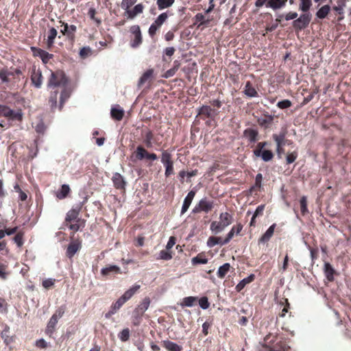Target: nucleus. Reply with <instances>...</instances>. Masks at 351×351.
I'll list each match as a JSON object with an SVG mask.
<instances>
[{"label": "nucleus", "mask_w": 351, "mask_h": 351, "mask_svg": "<svg viewBox=\"0 0 351 351\" xmlns=\"http://www.w3.org/2000/svg\"><path fill=\"white\" fill-rule=\"evenodd\" d=\"M69 80L66 75L62 72L53 73L51 72L48 81L47 86L49 88H56L66 86Z\"/></svg>", "instance_id": "obj_1"}, {"label": "nucleus", "mask_w": 351, "mask_h": 351, "mask_svg": "<svg viewBox=\"0 0 351 351\" xmlns=\"http://www.w3.org/2000/svg\"><path fill=\"white\" fill-rule=\"evenodd\" d=\"M130 32L133 35V38L130 40V47L132 48L138 47L143 41L142 34L140 26L134 25L130 27Z\"/></svg>", "instance_id": "obj_2"}, {"label": "nucleus", "mask_w": 351, "mask_h": 351, "mask_svg": "<svg viewBox=\"0 0 351 351\" xmlns=\"http://www.w3.org/2000/svg\"><path fill=\"white\" fill-rule=\"evenodd\" d=\"M63 314H64V311H62L61 309H59V310H57L56 311V313L50 318V319L47 324L46 330H45V333L49 337H52V335L55 331V328H56V324L58 323V319H60L63 315Z\"/></svg>", "instance_id": "obj_3"}, {"label": "nucleus", "mask_w": 351, "mask_h": 351, "mask_svg": "<svg viewBox=\"0 0 351 351\" xmlns=\"http://www.w3.org/2000/svg\"><path fill=\"white\" fill-rule=\"evenodd\" d=\"M311 14L309 12L304 13L293 21V26L295 29L302 30L306 28L311 22Z\"/></svg>", "instance_id": "obj_4"}, {"label": "nucleus", "mask_w": 351, "mask_h": 351, "mask_svg": "<svg viewBox=\"0 0 351 351\" xmlns=\"http://www.w3.org/2000/svg\"><path fill=\"white\" fill-rule=\"evenodd\" d=\"M140 288V285H135L128 291H126L111 307H121L124 303L128 301L135 293V292Z\"/></svg>", "instance_id": "obj_5"}, {"label": "nucleus", "mask_w": 351, "mask_h": 351, "mask_svg": "<svg viewBox=\"0 0 351 351\" xmlns=\"http://www.w3.org/2000/svg\"><path fill=\"white\" fill-rule=\"evenodd\" d=\"M136 157L138 160H142L143 159L156 160L158 156L156 154L149 153L143 147L139 145L136 149Z\"/></svg>", "instance_id": "obj_6"}, {"label": "nucleus", "mask_w": 351, "mask_h": 351, "mask_svg": "<svg viewBox=\"0 0 351 351\" xmlns=\"http://www.w3.org/2000/svg\"><path fill=\"white\" fill-rule=\"evenodd\" d=\"M145 316L143 308H134L131 313L130 320L133 326L141 325Z\"/></svg>", "instance_id": "obj_7"}, {"label": "nucleus", "mask_w": 351, "mask_h": 351, "mask_svg": "<svg viewBox=\"0 0 351 351\" xmlns=\"http://www.w3.org/2000/svg\"><path fill=\"white\" fill-rule=\"evenodd\" d=\"M219 111L217 109L212 108L210 106L203 105L198 109L199 115H204L207 118H215Z\"/></svg>", "instance_id": "obj_8"}, {"label": "nucleus", "mask_w": 351, "mask_h": 351, "mask_svg": "<svg viewBox=\"0 0 351 351\" xmlns=\"http://www.w3.org/2000/svg\"><path fill=\"white\" fill-rule=\"evenodd\" d=\"M32 84L37 88H40L43 84L42 72L39 69L33 68L31 74Z\"/></svg>", "instance_id": "obj_9"}, {"label": "nucleus", "mask_w": 351, "mask_h": 351, "mask_svg": "<svg viewBox=\"0 0 351 351\" xmlns=\"http://www.w3.org/2000/svg\"><path fill=\"white\" fill-rule=\"evenodd\" d=\"M31 49L34 56L39 57L45 64L47 63L49 60L53 58L52 54L40 48L32 47H31Z\"/></svg>", "instance_id": "obj_10"}, {"label": "nucleus", "mask_w": 351, "mask_h": 351, "mask_svg": "<svg viewBox=\"0 0 351 351\" xmlns=\"http://www.w3.org/2000/svg\"><path fill=\"white\" fill-rule=\"evenodd\" d=\"M287 132L286 130H282L279 134H273L272 137L276 143V151L277 153H280V149L282 147L285 145L287 141H285Z\"/></svg>", "instance_id": "obj_11"}, {"label": "nucleus", "mask_w": 351, "mask_h": 351, "mask_svg": "<svg viewBox=\"0 0 351 351\" xmlns=\"http://www.w3.org/2000/svg\"><path fill=\"white\" fill-rule=\"evenodd\" d=\"M230 237V234L228 237H226L224 239L219 237H210L207 240V246L208 247H213L217 245H219L221 246L224 245L229 243Z\"/></svg>", "instance_id": "obj_12"}, {"label": "nucleus", "mask_w": 351, "mask_h": 351, "mask_svg": "<svg viewBox=\"0 0 351 351\" xmlns=\"http://www.w3.org/2000/svg\"><path fill=\"white\" fill-rule=\"evenodd\" d=\"M112 181L113 182L114 186L117 189H125L126 186V181L124 177L121 175L119 173H114L112 177Z\"/></svg>", "instance_id": "obj_13"}, {"label": "nucleus", "mask_w": 351, "mask_h": 351, "mask_svg": "<svg viewBox=\"0 0 351 351\" xmlns=\"http://www.w3.org/2000/svg\"><path fill=\"white\" fill-rule=\"evenodd\" d=\"M323 271L325 278L328 282L334 281L335 275L337 274V271L329 263H324Z\"/></svg>", "instance_id": "obj_14"}, {"label": "nucleus", "mask_w": 351, "mask_h": 351, "mask_svg": "<svg viewBox=\"0 0 351 351\" xmlns=\"http://www.w3.org/2000/svg\"><path fill=\"white\" fill-rule=\"evenodd\" d=\"M81 246L82 245L80 241L77 240L71 241L66 248V256L69 258H71L81 248Z\"/></svg>", "instance_id": "obj_15"}, {"label": "nucleus", "mask_w": 351, "mask_h": 351, "mask_svg": "<svg viewBox=\"0 0 351 351\" xmlns=\"http://www.w3.org/2000/svg\"><path fill=\"white\" fill-rule=\"evenodd\" d=\"M253 154L256 157H260L263 161L269 162L274 158V154L271 150L254 149Z\"/></svg>", "instance_id": "obj_16"}, {"label": "nucleus", "mask_w": 351, "mask_h": 351, "mask_svg": "<svg viewBox=\"0 0 351 351\" xmlns=\"http://www.w3.org/2000/svg\"><path fill=\"white\" fill-rule=\"evenodd\" d=\"M258 132L257 130L248 128L243 131V137L251 143H254L258 140Z\"/></svg>", "instance_id": "obj_17"}, {"label": "nucleus", "mask_w": 351, "mask_h": 351, "mask_svg": "<svg viewBox=\"0 0 351 351\" xmlns=\"http://www.w3.org/2000/svg\"><path fill=\"white\" fill-rule=\"evenodd\" d=\"M60 23H62V26L64 27L62 29H61V32L64 36H66L70 39H73L74 34L76 32L77 27L74 25H68L66 23L60 21Z\"/></svg>", "instance_id": "obj_18"}, {"label": "nucleus", "mask_w": 351, "mask_h": 351, "mask_svg": "<svg viewBox=\"0 0 351 351\" xmlns=\"http://www.w3.org/2000/svg\"><path fill=\"white\" fill-rule=\"evenodd\" d=\"M14 76V73L8 71L7 69H0V80L1 84H5L8 87L11 83V77Z\"/></svg>", "instance_id": "obj_19"}, {"label": "nucleus", "mask_w": 351, "mask_h": 351, "mask_svg": "<svg viewBox=\"0 0 351 351\" xmlns=\"http://www.w3.org/2000/svg\"><path fill=\"white\" fill-rule=\"evenodd\" d=\"M144 9V6L142 3H138L134 5L133 9L129 10L127 12H125V16H127L129 19H134L137 15L143 13Z\"/></svg>", "instance_id": "obj_20"}, {"label": "nucleus", "mask_w": 351, "mask_h": 351, "mask_svg": "<svg viewBox=\"0 0 351 351\" xmlns=\"http://www.w3.org/2000/svg\"><path fill=\"white\" fill-rule=\"evenodd\" d=\"M121 268L115 265H110L101 269V274L103 276H108L113 274H120Z\"/></svg>", "instance_id": "obj_21"}, {"label": "nucleus", "mask_w": 351, "mask_h": 351, "mask_svg": "<svg viewBox=\"0 0 351 351\" xmlns=\"http://www.w3.org/2000/svg\"><path fill=\"white\" fill-rule=\"evenodd\" d=\"M195 195V192L194 191H191L188 193L187 195L185 197L182 209H181V215L185 213L189 209L194 197Z\"/></svg>", "instance_id": "obj_22"}, {"label": "nucleus", "mask_w": 351, "mask_h": 351, "mask_svg": "<svg viewBox=\"0 0 351 351\" xmlns=\"http://www.w3.org/2000/svg\"><path fill=\"white\" fill-rule=\"evenodd\" d=\"M63 88L62 90L60 93V105L59 108L61 110L63 107V105L64 102L70 97L71 91V90L66 86H62Z\"/></svg>", "instance_id": "obj_23"}, {"label": "nucleus", "mask_w": 351, "mask_h": 351, "mask_svg": "<svg viewBox=\"0 0 351 351\" xmlns=\"http://www.w3.org/2000/svg\"><path fill=\"white\" fill-rule=\"evenodd\" d=\"M287 1V0H269L266 3V7L276 10L284 7Z\"/></svg>", "instance_id": "obj_24"}, {"label": "nucleus", "mask_w": 351, "mask_h": 351, "mask_svg": "<svg viewBox=\"0 0 351 351\" xmlns=\"http://www.w3.org/2000/svg\"><path fill=\"white\" fill-rule=\"evenodd\" d=\"M162 346L168 351H181L182 347L177 343L169 341L164 340L162 341Z\"/></svg>", "instance_id": "obj_25"}, {"label": "nucleus", "mask_w": 351, "mask_h": 351, "mask_svg": "<svg viewBox=\"0 0 351 351\" xmlns=\"http://www.w3.org/2000/svg\"><path fill=\"white\" fill-rule=\"evenodd\" d=\"M154 75V70L152 69L147 70L140 77L138 82V86L141 87L143 86L145 82L150 80Z\"/></svg>", "instance_id": "obj_26"}, {"label": "nucleus", "mask_w": 351, "mask_h": 351, "mask_svg": "<svg viewBox=\"0 0 351 351\" xmlns=\"http://www.w3.org/2000/svg\"><path fill=\"white\" fill-rule=\"evenodd\" d=\"M276 228V224L274 223L271 226H269V228L266 230V232L263 234V235L259 239V243H265L267 242L271 237H272L274 229Z\"/></svg>", "instance_id": "obj_27"}, {"label": "nucleus", "mask_w": 351, "mask_h": 351, "mask_svg": "<svg viewBox=\"0 0 351 351\" xmlns=\"http://www.w3.org/2000/svg\"><path fill=\"white\" fill-rule=\"evenodd\" d=\"M202 211L208 213L214 206L213 201L208 199L206 197L202 198L199 202Z\"/></svg>", "instance_id": "obj_28"}, {"label": "nucleus", "mask_w": 351, "mask_h": 351, "mask_svg": "<svg viewBox=\"0 0 351 351\" xmlns=\"http://www.w3.org/2000/svg\"><path fill=\"white\" fill-rule=\"evenodd\" d=\"M219 221L226 228L232 223V216L227 212L221 213L219 215Z\"/></svg>", "instance_id": "obj_29"}, {"label": "nucleus", "mask_w": 351, "mask_h": 351, "mask_svg": "<svg viewBox=\"0 0 351 351\" xmlns=\"http://www.w3.org/2000/svg\"><path fill=\"white\" fill-rule=\"evenodd\" d=\"M244 93L249 97H256L258 93L256 89L252 86L250 82H247L245 86Z\"/></svg>", "instance_id": "obj_30"}, {"label": "nucleus", "mask_w": 351, "mask_h": 351, "mask_svg": "<svg viewBox=\"0 0 351 351\" xmlns=\"http://www.w3.org/2000/svg\"><path fill=\"white\" fill-rule=\"evenodd\" d=\"M330 10V6L329 5H324L321 7L316 12L317 18L319 19H324L326 17Z\"/></svg>", "instance_id": "obj_31"}, {"label": "nucleus", "mask_w": 351, "mask_h": 351, "mask_svg": "<svg viewBox=\"0 0 351 351\" xmlns=\"http://www.w3.org/2000/svg\"><path fill=\"white\" fill-rule=\"evenodd\" d=\"M70 192V187L68 184H64L62 185L60 189L57 191L56 197L59 199H64Z\"/></svg>", "instance_id": "obj_32"}, {"label": "nucleus", "mask_w": 351, "mask_h": 351, "mask_svg": "<svg viewBox=\"0 0 351 351\" xmlns=\"http://www.w3.org/2000/svg\"><path fill=\"white\" fill-rule=\"evenodd\" d=\"M110 114L112 117L117 121L122 119L124 111L122 108H118L117 107H112L111 108Z\"/></svg>", "instance_id": "obj_33"}, {"label": "nucleus", "mask_w": 351, "mask_h": 351, "mask_svg": "<svg viewBox=\"0 0 351 351\" xmlns=\"http://www.w3.org/2000/svg\"><path fill=\"white\" fill-rule=\"evenodd\" d=\"M210 229L213 233L217 234L221 232L225 229V227L222 226L220 221H215L211 223Z\"/></svg>", "instance_id": "obj_34"}, {"label": "nucleus", "mask_w": 351, "mask_h": 351, "mask_svg": "<svg viewBox=\"0 0 351 351\" xmlns=\"http://www.w3.org/2000/svg\"><path fill=\"white\" fill-rule=\"evenodd\" d=\"M58 32L56 28L51 27L48 32L47 36V45L48 47H51L54 43V40L56 37L57 36Z\"/></svg>", "instance_id": "obj_35"}, {"label": "nucleus", "mask_w": 351, "mask_h": 351, "mask_svg": "<svg viewBox=\"0 0 351 351\" xmlns=\"http://www.w3.org/2000/svg\"><path fill=\"white\" fill-rule=\"evenodd\" d=\"M196 297L189 296L183 298L182 301L178 304L181 307H192L194 302L197 300Z\"/></svg>", "instance_id": "obj_36"}, {"label": "nucleus", "mask_w": 351, "mask_h": 351, "mask_svg": "<svg viewBox=\"0 0 351 351\" xmlns=\"http://www.w3.org/2000/svg\"><path fill=\"white\" fill-rule=\"evenodd\" d=\"M9 327L6 326L1 332V338L3 339L4 343L8 346L14 341V338L9 335Z\"/></svg>", "instance_id": "obj_37"}, {"label": "nucleus", "mask_w": 351, "mask_h": 351, "mask_svg": "<svg viewBox=\"0 0 351 351\" xmlns=\"http://www.w3.org/2000/svg\"><path fill=\"white\" fill-rule=\"evenodd\" d=\"M230 265L228 263H224L223 265L220 266L217 270V276L220 278H223L225 277L228 271L230 270Z\"/></svg>", "instance_id": "obj_38"}, {"label": "nucleus", "mask_w": 351, "mask_h": 351, "mask_svg": "<svg viewBox=\"0 0 351 351\" xmlns=\"http://www.w3.org/2000/svg\"><path fill=\"white\" fill-rule=\"evenodd\" d=\"M254 279V275L250 274L247 278H245L242 280H241L239 282V283L237 285L236 289L239 291H241V289H243L245 287V286L247 284L251 282Z\"/></svg>", "instance_id": "obj_39"}, {"label": "nucleus", "mask_w": 351, "mask_h": 351, "mask_svg": "<svg viewBox=\"0 0 351 351\" xmlns=\"http://www.w3.org/2000/svg\"><path fill=\"white\" fill-rule=\"evenodd\" d=\"M175 0H156V4L160 10L171 7Z\"/></svg>", "instance_id": "obj_40"}, {"label": "nucleus", "mask_w": 351, "mask_h": 351, "mask_svg": "<svg viewBox=\"0 0 351 351\" xmlns=\"http://www.w3.org/2000/svg\"><path fill=\"white\" fill-rule=\"evenodd\" d=\"M311 5V0H300V10L304 13H307Z\"/></svg>", "instance_id": "obj_41"}, {"label": "nucleus", "mask_w": 351, "mask_h": 351, "mask_svg": "<svg viewBox=\"0 0 351 351\" xmlns=\"http://www.w3.org/2000/svg\"><path fill=\"white\" fill-rule=\"evenodd\" d=\"M58 93L56 90L52 92L49 97V102L50 104L51 110H54V109L57 107Z\"/></svg>", "instance_id": "obj_42"}, {"label": "nucleus", "mask_w": 351, "mask_h": 351, "mask_svg": "<svg viewBox=\"0 0 351 351\" xmlns=\"http://www.w3.org/2000/svg\"><path fill=\"white\" fill-rule=\"evenodd\" d=\"M243 226L241 223L237 224L236 226H233L226 235V237H228L230 234L229 241L232 239L234 234H239Z\"/></svg>", "instance_id": "obj_43"}, {"label": "nucleus", "mask_w": 351, "mask_h": 351, "mask_svg": "<svg viewBox=\"0 0 351 351\" xmlns=\"http://www.w3.org/2000/svg\"><path fill=\"white\" fill-rule=\"evenodd\" d=\"M118 337L119 339L125 342L129 340L130 339V330L128 328L123 329L119 334Z\"/></svg>", "instance_id": "obj_44"}, {"label": "nucleus", "mask_w": 351, "mask_h": 351, "mask_svg": "<svg viewBox=\"0 0 351 351\" xmlns=\"http://www.w3.org/2000/svg\"><path fill=\"white\" fill-rule=\"evenodd\" d=\"M23 112L21 110H18L17 111H14L12 110V113L10 114V116L8 117V119H10L12 121H22L23 119Z\"/></svg>", "instance_id": "obj_45"}, {"label": "nucleus", "mask_w": 351, "mask_h": 351, "mask_svg": "<svg viewBox=\"0 0 351 351\" xmlns=\"http://www.w3.org/2000/svg\"><path fill=\"white\" fill-rule=\"evenodd\" d=\"M12 113V110L8 106L5 105L0 106V117H5L8 118L9 116Z\"/></svg>", "instance_id": "obj_46"}, {"label": "nucleus", "mask_w": 351, "mask_h": 351, "mask_svg": "<svg viewBox=\"0 0 351 351\" xmlns=\"http://www.w3.org/2000/svg\"><path fill=\"white\" fill-rule=\"evenodd\" d=\"M300 204L301 206V213L303 215H305L308 213V210L307 208V198L306 196H302L300 198Z\"/></svg>", "instance_id": "obj_47"}, {"label": "nucleus", "mask_w": 351, "mask_h": 351, "mask_svg": "<svg viewBox=\"0 0 351 351\" xmlns=\"http://www.w3.org/2000/svg\"><path fill=\"white\" fill-rule=\"evenodd\" d=\"M153 134L151 131H148L145 134V139L143 141V143H145V146L148 148H150L152 147V141H153Z\"/></svg>", "instance_id": "obj_48"}, {"label": "nucleus", "mask_w": 351, "mask_h": 351, "mask_svg": "<svg viewBox=\"0 0 351 351\" xmlns=\"http://www.w3.org/2000/svg\"><path fill=\"white\" fill-rule=\"evenodd\" d=\"M137 0H122L121 7L125 12L130 10V7L136 3Z\"/></svg>", "instance_id": "obj_49"}, {"label": "nucleus", "mask_w": 351, "mask_h": 351, "mask_svg": "<svg viewBox=\"0 0 351 351\" xmlns=\"http://www.w3.org/2000/svg\"><path fill=\"white\" fill-rule=\"evenodd\" d=\"M262 180H263V175L261 173L256 174V178H255V184L250 188V191H252L256 188L261 189L262 187Z\"/></svg>", "instance_id": "obj_50"}, {"label": "nucleus", "mask_w": 351, "mask_h": 351, "mask_svg": "<svg viewBox=\"0 0 351 351\" xmlns=\"http://www.w3.org/2000/svg\"><path fill=\"white\" fill-rule=\"evenodd\" d=\"M171 154L167 151H163L161 156V162L165 165L167 164L172 163L173 162L171 160Z\"/></svg>", "instance_id": "obj_51"}, {"label": "nucleus", "mask_w": 351, "mask_h": 351, "mask_svg": "<svg viewBox=\"0 0 351 351\" xmlns=\"http://www.w3.org/2000/svg\"><path fill=\"white\" fill-rule=\"evenodd\" d=\"M35 130L38 134H44L46 130V126L43 121L40 119L39 122L35 126Z\"/></svg>", "instance_id": "obj_52"}, {"label": "nucleus", "mask_w": 351, "mask_h": 351, "mask_svg": "<svg viewBox=\"0 0 351 351\" xmlns=\"http://www.w3.org/2000/svg\"><path fill=\"white\" fill-rule=\"evenodd\" d=\"M172 258L171 252L167 250H161L158 254L157 259H161L165 261H169Z\"/></svg>", "instance_id": "obj_53"}, {"label": "nucleus", "mask_w": 351, "mask_h": 351, "mask_svg": "<svg viewBox=\"0 0 351 351\" xmlns=\"http://www.w3.org/2000/svg\"><path fill=\"white\" fill-rule=\"evenodd\" d=\"M191 263L193 265L206 264L208 263V259L197 255L192 258Z\"/></svg>", "instance_id": "obj_54"}, {"label": "nucleus", "mask_w": 351, "mask_h": 351, "mask_svg": "<svg viewBox=\"0 0 351 351\" xmlns=\"http://www.w3.org/2000/svg\"><path fill=\"white\" fill-rule=\"evenodd\" d=\"M286 348V344L284 342L280 341L274 345L269 350V351H285Z\"/></svg>", "instance_id": "obj_55"}, {"label": "nucleus", "mask_w": 351, "mask_h": 351, "mask_svg": "<svg viewBox=\"0 0 351 351\" xmlns=\"http://www.w3.org/2000/svg\"><path fill=\"white\" fill-rule=\"evenodd\" d=\"M91 53H92L91 48L88 46H86V47H82L80 49L79 54L81 56V58H86V57L90 56L91 54Z\"/></svg>", "instance_id": "obj_56"}, {"label": "nucleus", "mask_w": 351, "mask_h": 351, "mask_svg": "<svg viewBox=\"0 0 351 351\" xmlns=\"http://www.w3.org/2000/svg\"><path fill=\"white\" fill-rule=\"evenodd\" d=\"M78 212L75 210H71L66 213L65 220L66 221H71L77 217Z\"/></svg>", "instance_id": "obj_57"}, {"label": "nucleus", "mask_w": 351, "mask_h": 351, "mask_svg": "<svg viewBox=\"0 0 351 351\" xmlns=\"http://www.w3.org/2000/svg\"><path fill=\"white\" fill-rule=\"evenodd\" d=\"M195 20L196 22H199L198 26H200L201 25H206L208 23V20H205V16L202 13H197L195 16Z\"/></svg>", "instance_id": "obj_58"}, {"label": "nucleus", "mask_w": 351, "mask_h": 351, "mask_svg": "<svg viewBox=\"0 0 351 351\" xmlns=\"http://www.w3.org/2000/svg\"><path fill=\"white\" fill-rule=\"evenodd\" d=\"M291 101L289 99H284L279 101L277 103V106L280 109H286L291 106Z\"/></svg>", "instance_id": "obj_59"}, {"label": "nucleus", "mask_w": 351, "mask_h": 351, "mask_svg": "<svg viewBox=\"0 0 351 351\" xmlns=\"http://www.w3.org/2000/svg\"><path fill=\"white\" fill-rule=\"evenodd\" d=\"M178 69V65H175L171 69L167 70L163 75V77L165 78H169L171 77H173L176 74Z\"/></svg>", "instance_id": "obj_60"}, {"label": "nucleus", "mask_w": 351, "mask_h": 351, "mask_svg": "<svg viewBox=\"0 0 351 351\" xmlns=\"http://www.w3.org/2000/svg\"><path fill=\"white\" fill-rule=\"evenodd\" d=\"M168 14L167 12L161 13L156 19V21L158 22L160 25H162L163 23L167 20Z\"/></svg>", "instance_id": "obj_61"}, {"label": "nucleus", "mask_w": 351, "mask_h": 351, "mask_svg": "<svg viewBox=\"0 0 351 351\" xmlns=\"http://www.w3.org/2000/svg\"><path fill=\"white\" fill-rule=\"evenodd\" d=\"M165 175L166 177H169L173 173V162L167 165H165Z\"/></svg>", "instance_id": "obj_62"}, {"label": "nucleus", "mask_w": 351, "mask_h": 351, "mask_svg": "<svg viewBox=\"0 0 351 351\" xmlns=\"http://www.w3.org/2000/svg\"><path fill=\"white\" fill-rule=\"evenodd\" d=\"M13 240L18 247H21L23 244V235L20 233L16 234Z\"/></svg>", "instance_id": "obj_63"}, {"label": "nucleus", "mask_w": 351, "mask_h": 351, "mask_svg": "<svg viewBox=\"0 0 351 351\" xmlns=\"http://www.w3.org/2000/svg\"><path fill=\"white\" fill-rule=\"evenodd\" d=\"M297 157H298V154L295 152H293L288 154L286 157L287 162L288 164L293 163L296 160Z\"/></svg>", "instance_id": "obj_64"}]
</instances>
